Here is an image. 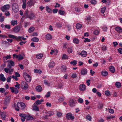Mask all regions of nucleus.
<instances>
[{
  "label": "nucleus",
  "instance_id": "1",
  "mask_svg": "<svg viewBox=\"0 0 122 122\" xmlns=\"http://www.w3.org/2000/svg\"><path fill=\"white\" fill-rule=\"evenodd\" d=\"M12 9L15 13H17L19 10L18 5L16 3H14L12 5Z\"/></svg>",
  "mask_w": 122,
  "mask_h": 122
},
{
  "label": "nucleus",
  "instance_id": "2",
  "mask_svg": "<svg viewBox=\"0 0 122 122\" xmlns=\"http://www.w3.org/2000/svg\"><path fill=\"white\" fill-rule=\"evenodd\" d=\"M23 77L26 81L30 82L31 81V78L29 75L26 73H23Z\"/></svg>",
  "mask_w": 122,
  "mask_h": 122
},
{
  "label": "nucleus",
  "instance_id": "3",
  "mask_svg": "<svg viewBox=\"0 0 122 122\" xmlns=\"http://www.w3.org/2000/svg\"><path fill=\"white\" fill-rule=\"evenodd\" d=\"M11 97L10 96H7L5 98L4 101V103L5 105H7L10 102Z\"/></svg>",
  "mask_w": 122,
  "mask_h": 122
},
{
  "label": "nucleus",
  "instance_id": "4",
  "mask_svg": "<svg viewBox=\"0 0 122 122\" xmlns=\"http://www.w3.org/2000/svg\"><path fill=\"white\" fill-rule=\"evenodd\" d=\"M21 88L24 89H27L28 88L27 84L24 81H22L21 82Z\"/></svg>",
  "mask_w": 122,
  "mask_h": 122
},
{
  "label": "nucleus",
  "instance_id": "5",
  "mask_svg": "<svg viewBox=\"0 0 122 122\" xmlns=\"http://www.w3.org/2000/svg\"><path fill=\"white\" fill-rule=\"evenodd\" d=\"M66 117L68 120H72L74 119V117L73 116L72 114L71 113H68L66 115Z\"/></svg>",
  "mask_w": 122,
  "mask_h": 122
},
{
  "label": "nucleus",
  "instance_id": "6",
  "mask_svg": "<svg viewBox=\"0 0 122 122\" xmlns=\"http://www.w3.org/2000/svg\"><path fill=\"white\" fill-rule=\"evenodd\" d=\"M10 6L8 5H5L1 8V10L3 12L5 11L6 10L9 9L10 8Z\"/></svg>",
  "mask_w": 122,
  "mask_h": 122
},
{
  "label": "nucleus",
  "instance_id": "7",
  "mask_svg": "<svg viewBox=\"0 0 122 122\" xmlns=\"http://www.w3.org/2000/svg\"><path fill=\"white\" fill-rule=\"evenodd\" d=\"M21 28V27L20 26L17 25L13 28V31L15 33L18 32L20 31Z\"/></svg>",
  "mask_w": 122,
  "mask_h": 122
},
{
  "label": "nucleus",
  "instance_id": "8",
  "mask_svg": "<svg viewBox=\"0 0 122 122\" xmlns=\"http://www.w3.org/2000/svg\"><path fill=\"white\" fill-rule=\"evenodd\" d=\"M35 16V15L33 13L31 12L27 18H29L30 20H33Z\"/></svg>",
  "mask_w": 122,
  "mask_h": 122
},
{
  "label": "nucleus",
  "instance_id": "9",
  "mask_svg": "<svg viewBox=\"0 0 122 122\" xmlns=\"http://www.w3.org/2000/svg\"><path fill=\"white\" fill-rule=\"evenodd\" d=\"M32 109L34 110L35 111H39V108L37 106L36 104L34 103L33 106L32 107Z\"/></svg>",
  "mask_w": 122,
  "mask_h": 122
},
{
  "label": "nucleus",
  "instance_id": "10",
  "mask_svg": "<svg viewBox=\"0 0 122 122\" xmlns=\"http://www.w3.org/2000/svg\"><path fill=\"white\" fill-rule=\"evenodd\" d=\"M87 69L86 68H84L81 70V74L83 75H86L87 74Z\"/></svg>",
  "mask_w": 122,
  "mask_h": 122
},
{
  "label": "nucleus",
  "instance_id": "11",
  "mask_svg": "<svg viewBox=\"0 0 122 122\" xmlns=\"http://www.w3.org/2000/svg\"><path fill=\"white\" fill-rule=\"evenodd\" d=\"M86 88L85 86L84 85L81 84L80 85L79 89L81 91H83L85 90Z\"/></svg>",
  "mask_w": 122,
  "mask_h": 122
},
{
  "label": "nucleus",
  "instance_id": "12",
  "mask_svg": "<svg viewBox=\"0 0 122 122\" xmlns=\"http://www.w3.org/2000/svg\"><path fill=\"white\" fill-rule=\"evenodd\" d=\"M69 105L71 107H73L75 106V102L72 99H71L69 102Z\"/></svg>",
  "mask_w": 122,
  "mask_h": 122
},
{
  "label": "nucleus",
  "instance_id": "13",
  "mask_svg": "<svg viewBox=\"0 0 122 122\" xmlns=\"http://www.w3.org/2000/svg\"><path fill=\"white\" fill-rule=\"evenodd\" d=\"M87 54V52L85 51H83L80 53L79 55H81L83 57H85L86 56Z\"/></svg>",
  "mask_w": 122,
  "mask_h": 122
},
{
  "label": "nucleus",
  "instance_id": "14",
  "mask_svg": "<svg viewBox=\"0 0 122 122\" xmlns=\"http://www.w3.org/2000/svg\"><path fill=\"white\" fill-rule=\"evenodd\" d=\"M0 80H1L2 81H5L6 78L4 76V75L2 74H1L0 75Z\"/></svg>",
  "mask_w": 122,
  "mask_h": 122
},
{
  "label": "nucleus",
  "instance_id": "15",
  "mask_svg": "<svg viewBox=\"0 0 122 122\" xmlns=\"http://www.w3.org/2000/svg\"><path fill=\"white\" fill-rule=\"evenodd\" d=\"M115 30L118 33H120L122 32V29L119 26L116 27Z\"/></svg>",
  "mask_w": 122,
  "mask_h": 122
},
{
  "label": "nucleus",
  "instance_id": "16",
  "mask_svg": "<svg viewBox=\"0 0 122 122\" xmlns=\"http://www.w3.org/2000/svg\"><path fill=\"white\" fill-rule=\"evenodd\" d=\"M36 90L38 92H40L42 91V87L40 86H37L36 88Z\"/></svg>",
  "mask_w": 122,
  "mask_h": 122
},
{
  "label": "nucleus",
  "instance_id": "17",
  "mask_svg": "<svg viewBox=\"0 0 122 122\" xmlns=\"http://www.w3.org/2000/svg\"><path fill=\"white\" fill-rule=\"evenodd\" d=\"M26 39V38H25L23 37L22 36H19L18 37H17L16 40H20L21 41L23 40L25 41V40Z\"/></svg>",
  "mask_w": 122,
  "mask_h": 122
},
{
  "label": "nucleus",
  "instance_id": "18",
  "mask_svg": "<svg viewBox=\"0 0 122 122\" xmlns=\"http://www.w3.org/2000/svg\"><path fill=\"white\" fill-rule=\"evenodd\" d=\"M6 113L5 112H3L1 114V117L2 119L3 120H5V118Z\"/></svg>",
  "mask_w": 122,
  "mask_h": 122
},
{
  "label": "nucleus",
  "instance_id": "19",
  "mask_svg": "<svg viewBox=\"0 0 122 122\" xmlns=\"http://www.w3.org/2000/svg\"><path fill=\"white\" fill-rule=\"evenodd\" d=\"M55 65V63L54 62L52 61L48 65V66L50 68L53 67Z\"/></svg>",
  "mask_w": 122,
  "mask_h": 122
},
{
  "label": "nucleus",
  "instance_id": "20",
  "mask_svg": "<svg viewBox=\"0 0 122 122\" xmlns=\"http://www.w3.org/2000/svg\"><path fill=\"white\" fill-rule=\"evenodd\" d=\"M101 74L103 76H106L108 74V73L106 71H102L101 72Z\"/></svg>",
  "mask_w": 122,
  "mask_h": 122
},
{
  "label": "nucleus",
  "instance_id": "21",
  "mask_svg": "<svg viewBox=\"0 0 122 122\" xmlns=\"http://www.w3.org/2000/svg\"><path fill=\"white\" fill-rule=\"evenodd\" d=\"M26 119L28 120H32L34 119V118L33 117L30 115H28L27 116V115Z\"/></svg>",
  "mask_w": 122,
  "mask_h": 122
},
{
  "label": "nucleus",
  "instance_id": "22",
  "mask_svg": "<svg viewBox=\"0 0 122 122\" xmlns=\"http://www.w3.org/2000/svg\"><path fill=\"white\" fill-rule=\"evenodd\" d=\"M110 71L112 73H114L115 71V69L113 66H111L109 68Z\"/></svg>",
  "mask_w": 122,
  "mask_h": 122
},
{
  "label": "nucleus",
  "instance_id": "23",
  "mask_svg": "<svg viewBox=\"0 0 122 122\" xmlns=\"http://www.w3.org/2000/svg\"><path fill=\"white\" fill-rule=\"evenodd\" d=\"M11 25L14 26L17 24V21L16 20H12L11 21Z\"/></svg>",
  "mask_w": 122,
  "mask_h": 122
},
{
  "label": "nucleus",
  "instance_id": "24",
  "mask_svg": "<svg viewBox=\"0 0 122 122\" xmlns=\"http://www.w3.org/2000/svg\"><path fill=\"white\" fill-rule=\"evenodd\" d=\"M39 39L38 38L36 37H34L32 38L31 39V41H32L36 42H38L39 41Z\"/></svg>",
  "mask_w": 122,
  "mask_h": 122
},
{
  "label": "nucleus",
  "instance_id": "25",
  "mask_svg": "<svg viewBox=\"0 0 122 122\" xmlns=\"http://www.w3.org/2000/svg\"><path fill=\"white\" fill-rule=\"evenodd\" d=\"M46 38L47 39L50 40L52 38V36L50 34H48L46 35Z\"/></svg>",
  "mask_w": 122,
  "mask_h": 122
},
{
  "label": "nucleus",
  "instance_id": "26",
  "mask_svg": "<svg viewBox=\"0 0 122 122\" xmlns=\"http://www.w3.org/2000/svg\"><path fill=\"white\" fill-rule=\"evenodd\" d=\"M35 30V28L33 27H30L28 30V31L29 33H30L33 32Z\"/></svg>",
  "mask_w": 122,
  "mask_h": 122
},
{
  "label": "nucleus",
  "instance_id": "27",
  "mask_svg": "<svg viewBox=\"0 0 122 122\" xmlns=\"http://www.w3.org/2000/svg\"><path fill=\"white\" fill-rule=\"evenodd\" d=\"M34 72L35 73H41L42 72L41 70L37 69H35L34 70Z\"/></svg>",
  "mask_w": 122,
  "mask_h": 122
},
{
  "label": "nucleus",
  "instance_id": "28",
  "mask_svg": "<svg viewBox=\"0 0 122 122\" xmlns=\"http://www.w3.org/2000/svg\"><path fill=\"white\" fill-rule=\"evenodd\" d=\"M8 36L10 38L15 39L16 40L17 36H15L14 35L10 34L8 35Z\"/></svg>",
  "mask_w": 122,
  "mask_h": 122
},
{
  "label": "nucleus",
  "instance_id": "29",
  "mask_svg": "<svg viewBox=\"0 0 122 122\" xmlns=\"http://www.w3.org/2000/svg\"><path fill=\"white\" fill-rule=\"evenodd\" d=\"M115 86L119 88L121 86V84L120 82H116Z\"/></svg>",
  "mask_w": 122,
  "mask_h": 122
},
{
  "label": "nucleus",
  "instance_id": "30",
  "mask_svg": "<svg viewBox=\"0 0 122 122\" xmlns=\"http://www.w3.org/2000/svg\"><path fill=\"white\" fill-rule=\"evenodd\" d=\"M73 42L74 43L77 44L79 43V41L78 39L75 38L73 40Z\"/></svg>",
  "mask_w": 122,
  "mask_h": 122
},
{
  "label": "nucleus",
  "instance_id": "31",
  "mask_svg": "<svg viewBox=\"0 0 122 122\" xmlns=\"http://www.w3.org/2000/svg\"><path fill=\"white\" fill-rule=\"evenodd\" d=\"M25 104L21 102L20 109H23L25 108Z\"/></svg>",
  "mask_w": 122,
  "mask_h": 122
},
{
  "label": "nucleus",
  "instance_id": "32",
  "mask_svg": "<svg viewBox=\"0 0 122 122\" xmlns=\"http://www.w3.org/2000/svg\"><path fill=\"white\" fill-rule=\"evenodd\" d=\"M61 69L62 72H64L66 70V68L65 66H61Z\"/></svg>",
  "mask_w": 122,
  "mask_h": 122
},
{
  "label": "nucleus",
  "instance_id": "33",
  "mask_svg": "<svg viewBox=\"0 0 122 122\" xmlns=\"http://www.w3.org/2000/svg\"><path fill=\"white\" fill-rule=\"evenodd\" d=\"M47 112V114L49 116H52L54 115V113L52 111H49L48 112Z\"/></svg>",
  "mask_w": 122,
  "mask_h": 122
},
{
  "label": "nucleus",
  "instance_id": "34",
  "mask_svg": "<svg viewBox=\"0 0 122 122\" xmlns=\"http://www.w3.org/2000/svg\"><path fill=\"white\" fill-rule=\"evenodd\" d=\"M82 27L81 24L79 23H77L76 25V27L77 29H80Z\"/></svg>",
  "mask_w": 122,
  "mask_h": 122
},
{
  "label": "nucleus",
  "instance_id": "35",
  "mask_svg": "<svg viewBox=\"0 0 122 122\" xmlns=\"http://www.w3.org/2000/svg\"><path fill=\"white\" fill-rule=\"evenodd\" d=\"M34 4L33 3V0H30L29 4V5L31 6L32 5L33 6Z\"/></svg>",
  "mask_w": 122,
  "mask_h": 122
},
{
  "label": "nucleus",
  "instance_id": "36",
  "mask_svg": "<svg viewBox=\"0 0 122 122\" xmlns=\"http://www.w3.org/2000/svg\"><path fill=\"white\" fill-rule=\"evenodd\" d=\"M28 10L27 9H26L25 10V13L24 14V16L26 17H25L26 18H27V17H28Z\"/></svg>",
  "mask_w": 122,
  "mask_h": 122
},
{
  "label": "nucleus",
  "instance_id": "37",
  "mask_svg": "<svg viewBox=\"0 0 122 122\" xmlns=\"http://www.w3.org/2000/svg\"><path fill=\"white\" fill-rule=\"evenodd\" d=\"M46 11L49 13H50L52 12V10L48 6L46 7Z\"/></svg>",
  "mask_w": 122,
  "mask_h": 122
},
{
  "label": "nucleus",
  "instance_id": "38",
  "mask_svg": "<svg viewBox=\"0 0 122 122\" xmlns=\"http://www.w3.org/2000/svg\"><path fill=\"white\" fill-rule=\"evenodd\" d=\"M19 115L22 117H25L26 118L27 116V115L22 113L19 114Z\"/></svg>",
  "mask_w": 122,
  "mask_h": 122
},
{
  "label": "nucleus",
  "instance_id": "39",
  "mask_svg": "<svg viewBox=\"0 0 122 122\" xmlns=\"http://www.w3.org/2000/svg\"><path fill=\"white\" fill-rule=\"evenodd\" d=\"M67 51L69 53H71L72 51V48L71 47L67 48Z\"/></svg>",
  "mask_w": 122,
  "mask_h": 122
},
{
  "label": "nucleus",
  "instance_id": "40",
  "mask_svg": "<svg viewBox=\"0 0 122 122\" xmlns=\"http://www.w3.org/2000/svg\"><path fill=\"white\" fill-rule=\"evenodd\" d=\"M70 63L71 64H72L73 66H75L77 64V61L74 60L73 61L71 62Z\"/></svg>",
  "mask_w": 122,
  "mask_h": 122
},
{
  "label": "nucleus",
  "instance_id": "41",
  "mask_svg": "<svg viewBox=\"0 0 122 122\" xmlns=\"http://www.w3.org/2000/svg\"><path fill=\"white\" fill-rule=\"evenodd\" d=\"M106 9V8L105 7H103V8H102L101 10V12L102 13H103Z\"/></svg>",
  "mask_w": 122,
  "mask_h": 122
},
{
  "label": "nucleus",
  "instance_id": "42",
  "mask_svg": "<svg viewBox=\"0 0 122 122\" xmlns=\"http://www.w3.org/2000/svg\"><path fill=\"white\" fill-rule=\"evenodd\" d=\"M43 56L42 54H40L37 55L36 56V58L40 59Z\"/></svg>",
  "mask_w": 122,
  "mask_h": 122
},
{
  "label": "nucleus",
  "instance_id": "43",
  "mask_svg": "<svg viewBox=\"0 0 122 122\" xmlns=\"http://www.w3.org/2000/svg\"><path fill=\"white\" fill-rule=\"evenodd\" d=\"M86 118L89 121H91L92 117L89 115H87L86 117Z\"/></svg>",
  "mask_w": 122,
  "mask_h": 122
},
{
  "label": "nucleus",
  "instance_id": "44",
  "mask_svg": "<svg viewBox=\"0 0 122 122\" xmlns=\"http://www.w3.org/2000/svg\"><path fill=\"white\" fill-rule=\"evenodd\" d=\"M5 89L3 88H0V92L3 93L5 92Z\"/></svg>",
  "mask_w": 122,
  "mask_h": 122
},
{
  "label": "nucleus",
  "instance_id": "45",
  "mask_svg": "<svg viewBox=\"0 0 122 122\" xmlns=\"http://www.w3.org/2000/svg\"><path fill=\"white\" fill-rule=\"evenodd\" d=\"M21 102H18L17 104V106L18 108H20Z\"/></svg>",
  "mask_w": 122,
  "mask_h": 122
},
{
  "label": "nucleus",
  "instance_id": "46",
  "mask_svg": "<svg viewBox=\"0 0 122 122\" xmlns=\"http://www.w3.org/2000/svg\"><path fill=\"white\" fill-rule=\"evenodd\" d=\"M62 58L63 59H67L68 58V57L66 55L64 54L62 56Z\"/></svg>",
  "mask_w": 122,
  "mask_h": 122
},
{
  "label": "nucleus",
  "instance_id": "47",
  "mask_svg": "<svg viewBox=\"0 0 122 122\" xmlns=\"http://www.w3.org/2000/svg\"><path fill=\"white\" fill-rule=\"evenodd\" d=\"M58 12H59V14L60 15H63L65 13V12L64 11L61 10H60Z\"/></svg>",
  "mask_w": 122,
  "mask_h": 122
},
{
  "label": "nucleus",
  "instance_id": "48",
  "mask_svg": "<svg viewBox=\"0 0 122 122\" xmlns=\"http://www.w3.org/2000/svg\"><path fill=\"white\" fill-rule=\"evenodd\" d=\"M46 115L43 116V117L45 119H47L48 118L49 115L47 114V112H45Z\"/></svg>",
  "mask_w": 122,
  "mask_h": 122
},
{
  "label": "nucleus",
  "instance_id": "49",
  "mask_svg": "<svg viewBox=\"0 0 122 122\" xmlns=\"http://www.w3.org/2000/svg\"><path fill=\"white\" fill-rule=\"evenodd\" d=\"M5 28H7L8 30H9L10 29V25H5Z\"/></svg>",
  "mask_w": 122,
  "mask_h": 122
},
{
  "label": "nucleus",
  "instance_id": "50",
  "mask_svg": "<svg viewBox=\"0 0 122 122\" xmlns=\"http://www.w3.org/2000/svg\"><path fill=\"white\" fill-rule=\"evenodd\" d=\"M56 26L58 27H61L62 26V25L61 23H56Z\"/></svg>",
  "mask_w": 122,
  "mask_h": 122
},
{
  "label": "nucleus",
  "instance_id": "51",
  "mask_svg": "<svg viewBox=\"0 0 122 122\" xmlns=\"http://www.w3.org/2000/svg\"><path fill=\"white\" fill-rule=\"evenodd\" d=\"M11 79V76L8 77L7 79V82H10V80Z\"/></svg>",
  "mask_w": 122,
  "mask_h": 122
},
{
  "label": "nucleus",
  "instance_id": "52",
  "mask_svg": "<svg viewBox=\"0 0 122 122\" xmlns=\"http://www.w3.org/2000/svg\"><path fill=\"white\" fill-rule=\"evenodd\" d=\"M50 94L51 93L50 92H48L47 94L45 95V97L47 98L49 97L50 96Z\"/></svg>",
  "mask_w": 122,
  "mask_h": 122
},
{
  "label": "nucleus",
  "instance_id": "53",
  "mask_svg": "<svg viewBox=\"0 0 122 122\" xmlns=\"http://www.w3.org/2000/svg\"><path fill=\"white\" fill-rule=\"evenodd\" d=\"M16 85H15V87H17L18 89H19L20 88V84L17 82H16Z\"/></svg>",
  "mask_w": 122,
  "mask_h": 122
},
{
  "label": "nucleus",
  "instance_id": "54",
  "mask_svg": "<svg viewBox=\"0 0 122 122\" xmlns=\"http://www.w3.org/2000/svg\"><path fill=\"white\" fill-rule=\"evenodd\" d=\"M5 14L6 16H7L10 15V13L9 11H6L5 13Z\"/></svg>",
  "mask_w": 122,
  "mask_h": 122
},
{
  "label": "nucleus",
  "instance_id": "55",
  "mask_svg": "<svg viewBox=\"0 0 122 122\" xmlns=\"http://www.w3.org/2000/svg\"><path fill=\"white\" fill-rule=\"evenodd\" d=\"M105 94L107 96H108L110 95V92L108 90H107L105 92Z\"/></svg>",
  "mask_w": 122,
  "mask_h": 122
},
{
  "label": "nucleus",
  "instance_id": "56",
  "mask_svg": "<svg viewBox=\"0 0 122 122\" xmlns=\"http://www.w3.org/2000/svg\"><path fill=\"white\" fill-rule=\"evenodd\" d=\"M108 111L110 113H113L114 112V110L112 109H108Z\"/></svg>",
  "mask_w": 122,
  "mask_h": 122
},
{
  "label": "nucleus",
  "instance_id": "57",
  "mask_svg": "<svg viewBox=\"0 0 122 122\" xmlns=\"http://www.w3.org/2000/svg\"><path fill=\"white\" fill-rule=\"evenodd\" d=\"M90 2L92 4H95L96 3V1L95 0H91Z\"/></svg>",
  "mask_w": 122,
  "mask_h": 122
},
{
  "label": "nucleus",
  "instance_id": "58",
  "mask_svg": "<svg viewBox=\"0 0 122 122\" xmlns=\"http://www.w3.org/2000/svg\"><path fill=\"white\" fill-rule=\"evenodd\" d=\"M78 101L80 103H82L83 102V99L81 98H79L78 99Z\"/></svg>",
  "mask_w": 122,
  "mask_h": 122
},
{
  "label": "nucleus",
  "instance_id": "59",
  "mask_svg": "<svg viewBox=\"0 0 122 122\" xmlns=\"http://www.w3.org/2000/svg\"><path fill=\"white\" fill-rule=\"evenodd\" d=\"M9 63L12 66H13L14 65V62L12 61H10L9 62Z\"/></svg>",
  "mask_w": 122,
  "mask_h": 122
},
{
  "label": "nucleus",
  "instance_id": "60",
  "mask_svg": "<svg viewBox=\"0 0 122 122\" xmlns=\"http://www.w3.org/2000/svg\"><path fill=\"white\" fill-rule=\"evenodd\" d=\"M99 31L97 30H96L94 32V34L95 35H97L99 33Z\"/></svg>",
  "mask_w": 122,
  "mask_h": 122
},
{
  "label": "nucleus",
  "instance_id": "61",
  "mask_svg": "<svg viewBox=\"0 0 122 122\" xmlns=\"http://www.w3.org/2000/svg\"><path fill=\"white\" fill-rule=\"evenodd\" d=\"M36 103L35 104H36H36L37 105H38L39 104H41V103L40 102V100H38L36 101Z\"/></svg>",
  "mask_w": 122,
  "mask_h": 122
},
{
  "label": "nucleus",
  "instance_id": "62",
  "mask_svg": "<svg viewBox=\"0 0 122 122\" xmlns=\"http://www.w3.org/2000/svg\"><path fill=\"white\" fill-rule=\"evenodd\" d=\"M90 40L88 38H86L85 39V40L84 41V42H90Z\"/></svg>",
  "mask_w": 122,
  "mask_h": 122
},
{
  "label": "nucleus",
  "instance_id": "63",
  "mask_svg": "<svg viewBox=\"0 0 122 122\" xmlns=\"http://www.w3.org/2000/svg\"><path fill=\"white\" fill-rule=\"evenodd\" d=\"M113 44L114 47H116L118 45V43L117 42H113Z\"/></svg>",
  "mask_w": 122,
  "mask_h": 122
},
{
  "label": "nucleus",
  "instance_id": "64",
  "mask_svg": "<svg viewBox=\"0 0 122 122\" xmlns=\"http://www.w3.org/2000/svg\"><path fill=\"white\" fill-rule=\"evenodd\" d=\"M4 16L0 17V21L1 22H3L4 20Z\"/></svg>",
  "mask_w": 122,
  "mask_h": 122
}]
</instances>
